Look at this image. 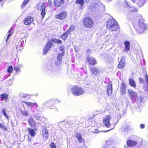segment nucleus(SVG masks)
<instances>
[{
  "label": "nucleus",
  "instance_id": "1",
  "mask_svg": "<svg viewBox=\"0 0 148 148\" xmlns=\"http://www.w3.org/2000/svg\"><path fill=\"white\" fill-rule=\"evenodd\" d=\"M107 27L112 31H115L118 30L119 26L118 23L114 19H110L107 22Z\"/></svg>",
  "mask_w": 148,
  "mask_h": 148
},
{
  "label": "nucleus",
  "instance_id": "2",
  "mask_svg": "<svg viewBox=\"0 0 148 148\" xmlns=\"http://www.w3.org/2000/svg\"><path fill=\"white\" fill-rule=\"evenodd\" d=\"M128 92L131 99L137 100V103L138 104H140L142 102L143 99V98L141 97L138 98L136 93L134 92L132 90L129 89L128 90Z\"/></svg>",
  "mask_w": 148,
  "mask_h": 148
},
{
  "label": "nucleus",
  "instance_id": "3",
  "mask_svg": "<svg viewBox=\"0 0 148 148\" xmlns=\"http://www.w3.org/2000/svg\"><path fill=\"white\" fill-rule=\"evenodd\" d=\"M72 93L74 95L78 96L84 93V90L82 88L78 86H75L71 89Z\"/></svg>",
  "mask_w": 148,
  "mask_h": 148
},
{
  "label": "nucleus",
  "instance_id": "4",
  "mask_svg": "<svg viewBox=\"0 0 148 148\" xmlns=\"http://www.w3.org/2000/svg\"><path fill=\"white\" fill-rule=\"evenodd\" d=\"M84 25L86 27L90 28L92 26L93 22L91 19L87 18L84 20Z\"/></svg>",
  "mask_w": 148,
  "mask_h": 148
},
{
  "label": "nucleus",
  "instance_id": "5",
  "mask_svg": "<svg viewBox=\"0 0 148 148\" xmlns=\"http://www.w3.org/2000/svg\"><path fill=\"white\" fill-rule=\"evenodd\" d=\"M45 8V5L44 4V3H39L37 7V9L39 10H42L41 14L42 18L44 17L46 13Z\"/></svg>",
  "mask_w": 148,
  "mask_h": 148
},
{
  "label": "nucleus",
  "instance_id": "6",
  "mask_svg": "<svg viewBox=\"0 0 148 148\" xmlns=\"http://www.w3.org/2000/svg\"><path fill=\"white\" fill-rule=\"evenodd\" d=\"M111 117L109 115L105 116L103 119V123L106 127H109L110 126V120L111 119Z\"/></svg>",
  "mask_w": 148,
  "mask_h": 148
},
{
  "label": "nucleus",
  "instance_id": "7",
  "mask_svg": "<svg viewBox=\"0 0 148 148\" xmlns=\"http://www.w3.org/2000/svg\"><path fill=\"white\" fill-rule=\"evenodd\" d=\"M64 55V52H62V53L58 54L57 60L55 62L56 65L58 66L62 62V57Z\"/></svg>",
  "mask_w": 148,
  "mask_h": 148
},
{
  "label": "nucleus",
  "instance_id": "8",
  "mask_svg": "<svg viewBox=\"0 0 148 148\" xmlns=\"http://www.w3.org/2000/svg\"><path fill=\"white\" fill-rule=\"evenodd\" d=\"M138 25L139 28L138 29V32L140 33L143 32L146 28L145 24L143 22L139 21Z\"/></svg>",
  "mask_w": 148,
  "mask_h": 148
},
{
  "label": "nucleus",
  "instance_id": "9",
  "mask_svg": "<svg viewBox=\"0 0 148 148\" xmlns=\"http://www.w3.org/2000/svg\"><path fill=\"white\" fill-rule=\"evenodd\" d=\"M53 46V43L50 41H49L47 43V45L45 47L44 51L43 53L45 54H46L47 51L52 47Z\"/></svg>",
  "mask_w": 148,
  "mask_h": 148
},
{
  "label": "nucleus",
  "instance_id": "10",
  "mask_svg": "<svg viewBox=\"0 0 148 148\" xmlns=\"http://www.w3.org/2000/svg\"><path fill=\"white\" fill-rule=\"evenodd\" d=\"M33 21V18L29 16L25 18L23 21V22L25 25H28L32 23Z\"/></svg>",
  "mask_w": 148,
  "mask_h": 148
},
{
  "label": "nucleus",
  "instance_id": "11",
  "mask_svg": "<svg viewBox=\"0 0 148 148\" xmlns=\"http://www.w3.org/2000/svg\"><path fill=\"white\" fill-rule=\"evenodd\" d=\"M125 57L123 56L122 57L121 61L119 62L118 66V68L120 69H123L125 65Z\"/></svg>",
  "mask_w": 148,
  "mask_h": 148
},
{
  "label": "nucleus",
  "instance_id": "12",
  "mask_svg": "<svg viewBox=\"0 0 148 148\" xmlns=\"http://www.w3.org/2000/svg\"><path fill=\"white\" fill-rule=\"evenodd\" d=\"M66 13L65 11H63L60 14L56 15V17L57 18L59 19H63L66 17Z\"/></svg>",
  "mask_w": 148,
  "mask_h": 148
},
{
  "label": "nucleus",
  "instance_id": "13",
  "mask_svg": "<svg viewBox=\"0 0 148 148\" xmlns=\"http://www.w3.org/2000/svg\"><path fill=\"white\" fill-rule=\"evenodd\" d=\"M92 73L95 76L98 75L100 73L99 69L95 67H92L91 69Z\"/></svg>",
  "mask_w": 148,
  "mask_h": 148
},
{
  "label": "nucleus",
  "instance_id": "14",
  "mask_svg": "<svg viewBox=\"0 0 148 148\" xmlns=\"http://www.w3.org/2000/svg\"><path fill=\"white\" fill-rule=\"evenodd\" d=\"M134 3H136L140 7L142 6L144 4V0H131Z\"/></svg>",
  "mask_w": 148,
  "mask_h": 148
},
{
  "label": "nucleus",
  "instance_id": "15",
  "mask_svg": "<svg viewBox=\"0 0 148 148\" xmlns=\"http://www.w3.org/2000/svg\"><path fill=\"white\" fill-rule=\"evenodd\" d=\"M89 63L91 65H95L97 63L95 59L92 57L88 58Z\"/></svg>",
  "mask_w": 148,
  "mask_h": 148
},
{
  "label": "nucleus",
  "instance_id": "16",
  "mask_svg": "<svg viewBox=\"0 0 148 148\" xmlns=\"http://www.w3.org/2000/svg\"><path fill=\"white\" fill-rule=\"evenodd\" d=\"M107 92L108 96H110L112 95V85L109 84L107 86Z\"/></svg>",
  "mask_w": 148,
  "mask_h": 148
},
{
  "label": "nucleus",
  "instance_id": "17",
  "mask_svg": "<svg viewBox=\"0 0 148 148\" xmlns=\"http://www.w3.org/2000/svg\"><path fill=\"white\" fill-rule=\"evenodd\" d=\"M137 144V142L136 141H132L131 140H128L127 142V144L129 146H133Z\"/></svg>",
  "mask_w": 148,
  "mask_h": 148
},
{
  "label": "nucleus",
  "instance_id": "18",
  "mask_svg": "<svg viewBox=\"0 0 148 148\" xmlns=\"http://www.w3.org/2000/svg\"><path fill=\"white\" fill-rule=\"evenodd\" d=\"M34 130H36L35 129L33 130L29 128H28L27 129L28 131L29 132V134L32 137H34L36 134V132L34 131Z\"/></svg>",
  "mask_w": 148,
  "mask_h": 148
},
{
  "label": "nucleus",
  "instance_id": "19",
  "mask_svg": "<svg viewBox=\"0 0 148 148\" xmlns=\"http://www.w3.org/2000/svg\"><path fill=\"white\" fill-rule=\"evenodd\" d=\"M42 135L43 137L45 138V140L48 138V133L46 129L44 128L42 130Z\"/></svg>",
  "mask_w": 148,
  "mask_h": 148
},
{
  "label": "nucleus",
  "instance_id": "20",
  "mask_svg": "<svg viewBox=\"0 0 148 148\" xmlns=\"http://www.w3.org/2000/svg\"><path fill=\"white\" fill-rule=\"evenodd\" d=\"M124 45L125 46V51H129L130 48V44L129 42L126 41L124 42Z\"/></svg>",
  "mask_w": 148,
  "mask_h": 148
},
{
  "label": "nucleus",
  "instance_id": "21",
  "mask_svg": "<svg viewBox=\"0 0 148 148\" xmlns=\"http://www.w3.org/2000/svg\"><path fill=\"white\" fill-rule=\"evenodd\" d=\"M55 5L56 7L60 6L63 3L60 0H54Z\"/></svg>",
  "mask_w": 148,
  "mask_h": 148
},
{
  "label": "nucleus",
  "instance_id": "22",
  "mask_svg": "<svg viewBox=\"0 0 148 148\" xmlns=\"http://www.w3.org/2000/svg\"><path fill=\"white\" fill-rule=\"evenodd\" d=\"M121 89L122 94H124L125 92V86L124 83L121 84Z\"/></svg>",
  "mask_w": 148,
  "mask_h": 148
},
{
  "label": "nucleus",
  "instance_id": "23",
  "mask_svg": "<svg viewBox=\"0 0 148 148\" xmlns=\"http://www.w3.org/2000/svg\"><path fill=\"white\" fill-rule=\"evenodd\" d=\"M28 123L31 127L34 126L36 124V123L33 119H29L28 120Z\"/></svg>",
  "mask_w": 148,
  "mask_h": 148
},
{
  "label": "nucleus",
  "instance_id": "24",
  "mask_svg": "<svg viewBox=\"0 0 148 148\" xmlns=\"http://www.w3.org/2000/svg\"><path fill=\"white\" fill-rule=\"evenodd\" d=\"M76 136L77 138L78 141L80 142H82V141L81 134L79 133H77L76 134Z\"/></svg>",
  "mask_w": 148,
  "mask_h": 148
},
{
  "label": "nucleus",
  "instance_id": "25",
  "mask_svg": "<svg viewBox=\"0 0 148 148\" xmlns=\"http://www.w3.org/2000/svg\"><path fill=\"white\" fill-rule=\"evenodd\" d=\"M70 34L67 31L64 34L61 36V38L64 40H65L67 38L68 35Z\"/></svg>",
  "mask_w": 148,
  "mask_h": 148
},
{
  "label": "nucleus",
  "instance_id": "26",
  "mask_svg": "<svg viewBox=\"0 0 148 148\" xmlns=\"http://www.w3.org/2000/svg\"><path fill=\"white\" fill-rule=\"evenodd\" d=\"M129 83L130 85L132 86L135 87L136 86V84L135 82L134 81L133 79L132 78H130L129 79Z\"/></svg>",
  "mask_w": 148,
  "mask_h": 148
},
{
  "label": "nucleus",
  "instance_id": "27",
  "mask_svg": "<svg viewBox=\"0 0 148 148\" xmlns=\"http://www.w3.org/2000/svg\"><path fill=\"white\" fill-rule=\"evenodd\" d=\"M8 34L6 40V42H7L10 38L11 36V35L12 34V32L11 29H10L8 32Z\"/></svg>",
  "mask_w": 148,
  "mask_h": 148
},
{
  "label": "nucleus",
  "instance_id": "28",
  "mask_svg": "<svg viewBox=\"0 0 148 148\" xmlns=\"http://www.w3.org/2000/svg\"><path fill=\"white\" fill-rule=\"evenodd\" d=\"M75 25H71L70 27L69 28V29L67 31L70 34L71 32L73 31L74 30Z\"/></svg>",
  "mask_w": 148,
  "mask_h": 148
},
{
  "label": "nucleus",
  "instance_id": "29",
  "mask_svg": "<svg viewBox=\"0 0 148 148\" xmlns=\"http://www.w3.org/2000/svg\"><path fill=\"white\" fill-rule=\"evenodd\" d=\"M129 10L132 12H137L138 11V10L135 8H131L129 7Z\"/></svg>",
  "mask_w": 148,
  "mask_h": 148
},
{
  "label": "nucleus",
  "instance_id": "30",
  "mask_svg": "<svg viewBox=\"0 0 148 148\" xmlns=\"http://www.w3.org/2000/svg\"><path fill=\"white\" fill-rule=\"evenodd\" d=\"M131 128L130 126H126L123 127V130L125 132H127L129 130H130Z\"/></svg>",
  "mask_w": 148,
  "mask_h": 148
},
{
  "label": "nucleus",
  "instance_id": "31",
  "mask_svg": "<svg viewBox=\"0 0 148 148\" xmlns=\"http://www.w3.org/2000/svg\"><path fill=\"white\" fill-rule=\"evenodd\" d=\"M29 1V0H24L21 6V8H23L27 5Z\"/></svg>",
  "mask_w": 148,
  "mask_h": 148
},
{
  "label": "nucleus",
  "instance_id": "32",
  "mask_svg": "<svg viewBox=\"0 0 148 148\" xmlns=\"http://www.w3.org/2000/svg\"><path fill=\"white\" fill-rule=\"evenodd\" d=\"M76 3L80 4L81 6H82L84 3L83 0H77Z\"/></svg>",
  "mask_w": 148,
  "mask_h": 148
},
{
  "label": "nucleus",
  "instance_id": "33",
  "mask_svg": "<svg viewBox=\"0 0 148 148\" xmlns=\"http://www.w3.org/2000/svg\"><path fill=\"white\" fill-rule=\"evenodd\" d=\"M1 112L5 116L7 119H8L9 116L7 115L5 109H3L1 111Z\"/></svg>",
  "mask_w": 148,
  "mask_h": 148
},
{
  "label": "nucleus",
  "instance_id": "34",
  "mask_svg": "<svg viewBox=\"0 0 148 148\" xmlns=\"http://www.w3.org/2000/svg\"><path fill=\"white\" fill-rule=\"evenodd\" d=\"M21 113L22 115L25 116H27L28 115V112L26 111H22L20 110Z\"/></svg>",
  "mask_w": 148,
  "mask_h": 148
},
{
  "label": "nucleus",
  "instance_id": "35",
  "mask_svg": "<svg viewBox=\"0 0 148 148\" xmlns=\"http://www.w3.org/2000/svg\"><path fill=\"white\" fill-rule=\"evenodd\" d=\"M25 102L27 105L29 106H32L33 105H34L36 106H38L37 103H32L31 102Z\"/></svg>",
  "mask_w": 148,
  "mask_h": 148
},
{
  "label": "nucleus",
  "instance_id": "36",
  "mask_svg": "<svg viewBox=\"0 0 148 148\" xmlns=\"http://www.w3.org/2000/svg\"><path fill=\"white\" fill-rule=\"evenodd\" d=\"M0 96L2 99H7L8 98V95L5 94H1Z\"/></svg>",
  "mask_w": 148,
  "mask_h": 148
},
{
  "label": "nucleus",
  "instance_id": "37",
  "mask_svg": "<svg viewBox=\"0 0 148 148\" xmlns=\"http://www.w3.org/2000/svg\"><path fill=\"white\" fill-rule=\"evenodd\" d=\"M2 128L5 130H7V128L4 125L1 123H0V128Z\"/></svg>",
  "mask_w": 148,
  "mask_h": 148
},
{
  "label": "nucleus",
  "instance_id": "38",
  "mask_svg": "<svg viewBox=\"0 0 148 148\" xmlns=\"http://www.w3.org/2000/svg\"><path fill=\"white\" fill-rule=\"evenodd\" d=\"M13 70V68L12 66L8 67V72L9 73H11Z\"/></svg>",
  "mask_w": 148,
  "mask_h": 148
},
{
  "label": "nucleus",
  "instance_id": "39",
  "mask_svg": "<svg viewBox=\"0 0 148 148\" xmlns=\"http://www.w3.org/2000/svg\"><path fill=\"white\" fill-rule=\"evenodd\" d=\"M50 146L51 148H56V146L53 143H52L51 144Z\"/></svg>",
  "mask_w": 148,
  "mask_h": 148
},
{
  "label": "nucleus",
  "instance_id": "40",
  "mask_svg": "<svg viewBox=\"0 0 148 148\" xmlns=\"http://www.w3.org/2000/svg\"><path fill=\"white\" fill-rule=\"evenodd\" d=\"M57 39L55 38H53L51 39V42L56 43L57 42Z\"/></svg>",
  "mask_w": 148,
  "mask_h": 148
},
{
  "label": "nucleus",
  "instance_id": "41",
  "mask_svg": "<svg viewBox=\"0 0 148 148\" xmlns=\"http://www.w3.org/2000/svg\"><path fill=\"white\" fill-rule=\"evenodd\" d=\"M139 82H140V83L142 84V83H143L144 80L142 78H141V77L139 78Z\"/></svg>",
  "mask_w": 148,
  "mask_h": 148
},
{
  "label": "nucleus",
  "instance_id": "42",
  "mask_svg": "<svg viewBox=\"0 0 148 148\" xmlns=\"http://www.w3.org/2000/svg\"><path fill=\"white\" fill-rule=\"evenodd\" d=\"M124 4L125 6L126 7H128L129 8V7L130 6H129V5H128V3L127 1H125L124 2Z\"/></svg>",
  "mask_w": 148,
  "mask_h": 148
},
{
  "label": "nucleus",
  "instance_id": "43",
  "mask_svg": "<svg viewBox=\"0 0 148 148\" xmlns=\"http://www.w3.org/2000/svg\"><path fill=\"white\" fill-rule=\"evenodd\" d=\"M64 47L62 46L60 47L59 48V50L61 51H62L64 49Z\"/></svg>",
  "mask_w": 148,
  "mask_h": 148
},
{
  "label": "nucleus",
  "instance_id": "44",
  "mask_svg": "<svg viewBox=\"0 0 148 148\" xmlns=\"http://www.w3.org/2000/svg\"><path fill=\"white\" fill-rule=\"evenodd\" d=\"M145 79L147 82V84H148V76L147 75L145 76Z\"/></svg>",
  "mask_w": 148,
  "mask_h": 148
},
{
  "label": "nucleus",
  "instance_id": "45",
  "mask_svg": "<svg viewBox=\"0 0 148 148\" xmlns=\"http://www.w3.org/2000/svg\"><path fill=\"white\" fill-rule=\"evenodd\" d=\"M25 42L24 40H23L21 42V45L22 47H23L24 43H25Z\"/></svg>",
  "mask_w": 148,
  "mask_h": 148
},
{
  "label": "nucleus",
  "instance_id": "46",
  "mask_svg": "<svg viewBox=\"0 0 148 148\" xmlns=\"http://www.w3.org/2000/svg\"><path fill=\"white\" fill-rule=\"evenodd\" d=\"M14 69L17 71L19 70V68L18 67L15 66L14 68Z\"/></svg>",
  "mask_w": 148,
  "mask_h": 148
},
{
  "label": "nucleus",
  "instance_id": "47",
  "mask_svg": "<svg viewBox=\"0 0 148 148\" xmlns=\"http://www.w3.org/2000/svg\"><path fill=\"white\" fill-rule=\"evenodd\" d=\"M62 42L61 40L57 39V43H61Z\"/></svg>",
  "mask_w": 148,
  "mask_h": 148
},
{
  "label": "nucleus",
  "instance_id": "48",
  "mask_svg": "<svg viewBox=\"0 0 148 148\" xmlns=\"http://www.w3.org/2000/svg\"><path fill=\"white\" fill-rule=\"evenodd\" d=\"M145 127V125L143 124H141L140 125V127L141 129H143Z\"/></svg>",
  "mask_w": 148,
  "mask_h": 148
},
{
  "label": "nucleus",
  "instance_id": "49",
  "mask_svg": "<svg viewBox=\"0 0 148 148\" xmlns=\"http://www.w3.org/2000/svg\"><path fill=\"white\" fill-rule=\"evenodd\" d=\"M104 148H112V147L111 146L108 145L107 146H106L104 147Z\"/></svg>",
  "mask_w": 148,
  "mask_h": 148
},
{
  "label": "nucleus",
  "instance_id": "50",
  "mask_svg": "<svg viewBox=\"0 0 148 148\" xmlns=\"http://www.w3.org/2000/svg\"><path fill=\"white\" fill-rule=\"evenodd\" d=\"M32 139L31 137L29 138V136H28V141H29V142Z\"/></svg>",
  "mask_w": 148,
  "mask_h": 148
},
{
  "label": "nucleus",
  "instance_id": "51",
  "mask_svg": "<svg viewBox=\"0 0 148 148\" xmlns=\"http://www.w3.org/2000/svg\"><path fill=\"white\" fill-rule=\"evenodd\" d=\"M19 45H17L16 49H17V50H19L20 49H18V48H19Z\"/></svg>",
  "mask_w": 148,
  "mask_h": 148
},
{
  "label": "nucleus",
  "instance_id": "52",
  "mask_svg": "<svg viewBox=\"0 0 148 148\" xmlns=\"http://www.w3.org/2000/svg\"><path fill=\"white\" fill-rule=\"evenodd\" d=\"M99 132L97 130H95V131L94 132L95 133H97Z\"/></svg>",
  "mask_w": 148,
  "mask_h": 148
},
{
  "label": "nucleus",
  "instance_id": "53",
  "mask_svg": "<svg viewBox=\"0 0 148 148\" xmlns=\"http://www.w3.org/2000/svg\"><path fill=\"white\" fill-rule=\"evenodd\" d=\"M3 0H0V2H1L2 1H3Z\"/></svg>",
  "mask_w": 148,
  "mask_h": 148
},
{
  "label": "nucleus",
  "instance_id": "54",
  "mask_svg": "<svg viewBox=\"0 0 148 148\" xmlns=\"http://www.w3.org/2000/svg\"><path fill=\"white\" fill-rule=\"evenodd\" d=\"M76 50H77V49H75V51H76Z\"/></svg>",
  "mask_w": 148,
  "mask_h": 148
},
{
  "label": "nucleus",
  "instance_id": "55",
  "mask_svg": "<svg viewBox=\"0 0 148 148\" xmlns=\"http://www.w3.org/2000/svg\"><path fill=\"white\" fill-rule=\"evenodd\" d=\"M76 50H77V49H75V51H76Z\"/></svg>",
  "mask_w": 148,
  "mask_h": 148
}]
</instances>
